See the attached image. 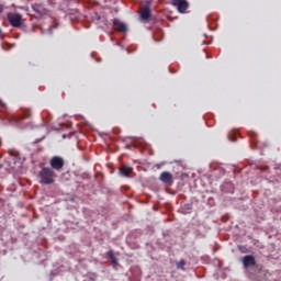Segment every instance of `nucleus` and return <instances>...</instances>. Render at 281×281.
Returning <instances> with one entry per match:
<instances>
[{
  "mask_svg": "<svg viewBox=\"0 0 281 281\" xmlns=\"http://www.w3.org/2000/svg\"><path fill=\"white\" fill-rule=\"evenodd\" d=\"M184 267H186V261L183 259L177 262V269H181L182 271H184Z\"/></svg>",
  "mask_w": 281,
  "mask_h": 281,
  "instance_id": "obj_12",
  "label": "nucleus"
},
{
  "mask_svg": "<svg viewBox=\"0 0 281 281\" xmlns=\"http://www.w3.org/2000/svg\"><path fill=\"white\" fill-rule=\"evenodd\" d=\"M0 35H1V30H0Z\"/></svg>",
  "mask_w": 281,
  "mask_h": 281,
  "instance_id": "obj_17",
  "label": "nucleus"
},
{
  "mask_svg": "<svg viewBox=\"0 0 281 281\" xmlns=\"http://www.w3.org/2000/svg\"><path fill=\"white\" fill-rule=\"evenodd\" d=\"M150 18V9L148 7H144L140 10V19L142 20H148Z\"/></svg>",
  "mask_w": 281,
  "mask_h": 281,
  "instance_id": "obj_10",
  "label": "nucleus"
},
{
  "mask_svg": "<svg viewBox=\"0 0 281 281\" xmlns=\"http://www.w3.org/2000/svg\"><path fill=\"white\" fill-rule=\"evenodd\" d=\"M171 4L177 8L179 13H186L189 3L186 0H172Z\"/></svg>",
  "mask_w": 281,
  "mask_h": 281,
  "instance_id": "obj_4",
  "label": "nucleus"
},
{
  "mask_svg": "<svg viewBox=\"0 0 281 281\" xmlns=\"http://www.w3.org/2000/svg\"><path fill=\"white\" fill-rule=\"evenodd\" d=\"M7 20L12 27L21 29V26H23V15L19 13H8Z\"/></svg>",
  "mask_w": 281,
  "mask_h": 281,
  "instance_id": "obj_2",
  "label": "nucleus"
},
{
  "mask_svg": "<svg viewBox=\"0 0 281 281\" xmlns=\"http://www.w3.org/2000/svg\"><path fill=\"white\" fill-rule=\"evenodd\" d=\"M113 26L120 33H125L127 31V26L117 19L113 20Z\"/></svg>",
  "mask_w": 281,
  "mask_h": 281,
  "instance_id": "obj_7",
  "label": "nucleus"
},
{
  "mask_svg": "<svg viewBox=\"0 0 281 281\" xmlns=\"http://www.w3.org/2000/svg\"><path fill=\"white\" fill-rule=\"evenodd\" d=\"M132 172H133V168H132V167H128V166H126V165H123V166L120 168V175L123 176V177L128 178Z\"/></svg>",
  "mask_w": 281,
  "mask_h": 281,
  "instance_id": "obj_9",
  "label": "nucleus"
},
{
  "mask_svg": "<svg viewBox=\"0 0 281 281\" xmlns=\"http://www.w3.org/2000/svg\"><path fill=\"white\" fill-rule=\"evenodd\" d=\"M32 9L38 16H43L47 14V9L43 4H38V3L32 4Z\"/></svg>",
  "mask_w": 281,
  "mask_h": 281,
  "instance_id": "obj_6",
  "label": "nucleus"
},
{
  "mask_svg": "<svg viewBox=\"0 0 281 281\" xmlns=\"http://www.w3.org/2000/svg\"><path fill=\"white\" fill-rule=\"evenodd\" d=\"M243 265L245 269H249V267H256V258L252 255H246L243 258Z\"/></svg>",
  "mask_w": 281,
  "mask_h": 281,
  "instance_id": "obj_5",
  "label": "nucleus"
},
{
  "mask_svg": "<svg viewBox=\"0 0 281 281\" xmlns=\"http://www.w3.org/2000/svg\"><path fill=\"white\" fill-rule=\"evenodd\" d=\"M0 13H3V5L0 4Z\"/></svg>",
  "mask_w": 281,
  "mask_h": 281,
  "instance_id": "obj_14",
  "label": "nucleus"
},
{
  "mask_svg": "<svg viewBox=\"0 0 281 281\" xmlns=\"http://www.w3.org/2000/svg\"><path fill=\"white\" fill-rule=\"evenodd\" d=\"M56 171L52 167H42L37 173V179L41 184H53L56 182Z\"/></svg>",
  "mask_w": 281,
  "mask_h": 281,
  "instance_id": "obj_1",
  "label": "nucleus"
},
{
  "mask_svg": "<svg viewBox=\"0 0 281 281\" xmlns=\"http://www.w3.org/2000/svg\"><path fill=\"white\" fill-rule=\"evenodd\" d=\"M106 256H108V258L111 260L112 265H116L117 259H116L115 256L113 255V251H112V250L108 251V252H106Z\"/></svg>",
  "mask_w": 281,
  "mask_h": 281,
  "instance_id": "obj_11",
  "label": "nucleus"
},
{
  "mask_svg": "<svg viewBox=\"0 0 281 281\" xmlns=\"http://www.w3.org/2000/svg\"><path fill=\"white\" fill-rule=\"evenodd\" d=\"M159 179H160L164 183H169V184L172 183V181H173L172 175H171L170 172H168V171H164V172L160 175Z\"/></svg>",
  "mask_w": 281,
  "mask_h": 281,
  "instance_id": "obj_8",
  "label": "nucleus"
},
{
  "mask_svg": "<svg viewBox=\"0 0 281 281\" xmlns=\"http://www.w3.org/2000/svg\"><path fill=\"white\" fill-rule=\"evenodd\" d=\"M2 106H5V104L1 103Z\"/></svg>",
  "mask_w": 281,
  "mask_h": 281,
  "instance_id": "obj_16",
  "label": "nucleus"
},
{
  "mask_svg": "<svg viewBox=\"0 0 281 281\" xmlns=\"http://www.w3.org/2000/svg\"><path fill=\"white\" fill-rule=\"evenodd\" d=\"M49 165L53 171H63V168H65V159L60 156H54L50 158Z\"/></svg>",
  "mask_w": 281,
  "mask_h": 281,
  "instance_id": "obj_3",
  "label": "nucleus"
},
{
  "mask_svg": "<svg viewBox=\"0 0 281 281\" xmlns=\"http://www.w3.org/2000/svg\"><path fill=\"white\" fill-rule=\"evenodd\" d=\"M146 3H147V4L151 3V0H148Z\"/></svg>",
  "mask_w": 281,
  "mask_h": 281,
  "instance_id": "obj_15",
  "label": "nucleus"
},
{
  "mask_svg": "<svg viewBox=\"0 0 281 281\" xmlns=\"http://www.w3.org/2000/svg\"><path fill=\"white\" fill-rule=\"evenodd\" d=\"M32 116V113H30V111H27L26 113H24L23 117L24 119H30Z\"/></svg>",
  "mask_w": 281,
  "mask_h": 281,
  "instance_id": "obj_13",
  "label": "nucleus"
}]
</instances>
